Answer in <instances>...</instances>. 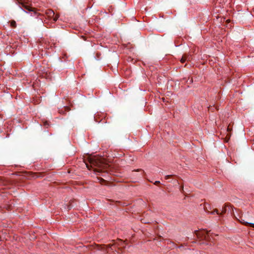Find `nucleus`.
Masks as SVG:
<instances>
[{"instance_id":"1a4fd4ad","label":"nucleus","mask_w":254,"mask_h":254,"mask_svg":"<svg viewBox=\"0 0 254 254\" xmlns=\"http://www.w3.org/2000/svg\"><path fill=\"white\" fill-rule=\"evenodd\" d=\"M240 222L241 223L244 224L245 225H249L252 227H254V224L252 223H248L247 222H245L244 220H240Z\"/></svg>"},{"instance_id":"aec40b11","label":"nucleus","mask_w":254,"mask_h":254,"mask_svg":"<svg viewBox=\"0 0 254 254\" xmlns=\"http://www.w3.org/2000/svg\"><path fill=\"white\" fill-rule=\"evenodd\" d=\"M69 203H70V205H69L68 206V208L69 210L70 209V205H71V202L70 201L69 202Z\"/></svg>"},{"instance_id":"dca6fc26","label":"nucleus","mask_w":254,"mask_h":254,"mask_svg":"<svg viewBox=\"0 0 254 254\" xmlns=\"http://www.w3.org/2000/svg\"><path fill=\"white\" fill-rule=\"evenodd\" d=\"M226 207L225 206L224 208H223V209H222V211L223 213H225L226 212Z\"/></svg>"},{"instance_id":"ddd939ff","label":"nucleus","mask_w":254,"mask_h":254,"mask_svg":"<svg viewBox=\"0 0 254 254\" xmlns=\"http://www.w3.org/2000/svg\"><path fill=\"white\" fill-rule=\"evenodd\" d=\"M59 18V15L58 14L54 15V16L52 18L54 21H56Z\"/></svg>"},{"instance_id":"423d86ee","label":"nucleus","mask_w":254,"mask_h":254,"mask_svg":"<svg viewBox=\"0 0 254 254\" xmlns=\"http://www.w3.org/2000/svg\"><path fill=\"white\" fill-rule=\"evenodd\" d=\"M70 110L68 106H64V108L59 110V113L61 114L64 115L66 112H68Z\"/></svg>"},{"instance_id":"f03ea898","label":"nucleus","mask_w":254,"mask_h":254,"mask_svg":"<svg viewBox=\"0 0 254 254\" xmlns=\"http://www.w3.org/2000/svg\"><path fill=\"white\" fill-rule=\"evenodd\" d=\"M16 3H18L20 8L22 9L24 11H32L36 14L37 13L36 9L34 7H32L28 4V1L29 0H15Z\"/></svg>"},{"instance_id":"6ab92c4d","label":"nucleus","mask_w":254,"mask_h":254,"mask_svg":"<svg viewBox=\"0 0 254 254\" xmlns=\"http://www.w3.org/2000/svg\"><path fill=\"white\" fill-rule=\"evenodd\" d=\"M170 176L169 175H167L165 176V179H168L169 177H170Z\"/></svg>"},{"instance_id":"6e6552de","label":"nucleus","mask_w":254,"mask_h":254,"mask_svg":"<svg viewBox=\"0 0 254 254\" xmlns=\"http://www.w3.org/2000/svg\"><path fill=\"white\" fill-rule=\"evenodd\" d=\"M187 60L188 61L190 60V57H189V56H187L186 55H184L182 58V59L181 60V63H184Z\"/></svg>"},{"instance_id":"9d476101","label":"nucleus","mask_w":254,"mask_h":254,"mask_svg":"<svg viewBox=\"0 0 254 254\" xmlns=\"http://www.w3.org/2000/svg\"><path fill=\"white\" fill-rule=\"evenodd\" d=\"M10 26L13 28H16V23L14 20H13L10 21Z\"/></svg>"},{"instance_id":"39448f33","label":"nucleus","mask_w":254,"mask_h":254,"mask_svg":"<svg viewBox=\"0 0 254 254\" xmlns=\"http://www.w3.org/2000/svg\"><path fill=\"white\" fill-rule=\"evenodd\" d=\"M45 13L50 19H52V18L54 17L55 15L54 11L51 9H46L45 11Z\"/></svg>"},{"instance_id":"a211bd4d","label":"nucleus","mask_w":254,"mask_h":254,"mask_svg":"<svg viewBox=\"0 0 254 254\" xmlns=\"http://www.w3.org/2000/svg\"><path fill=\"white\" fill-rule=\"evenodd\" d=\"M96 117L97 116H96L95 117H94V119H95V120L96 121V122H100V121H98L97 118H96Z\"/></svg>"},{"instance_id":"20e7f679","label":"nucleus","mask_w":254,"mask_h":254,"mask_svg":"<svg viewBox=\"0 0 254 254\" xmlns=\"http://www.w3.org/2000/svg\"><path fill=\"white\" fill-rule=\"evenodd\" d=\"M195 234L196 236L199 239H204L207 241L210 240V233L204 230L201 231H196Z\"/></svg>"},{"instance_id":"4468645a","label":"nucleus","mask_w":254,"mask_h":254,"mask_svg":"<svg viewBox=\"0 0 254 254\" xmlns=\"http://www.w3.org/2000/svg\"><path fill=\"white\" fill-rule=\"evenodd\" d=\"M44 126L47 127H48L49 126V123L48 121H45L44 123Z\"/></svg>"},{"instance_id":"412c9836","label":"nucleus","mask_w":254,"mask_h":254,"mask_svg":"<svg viewBox=\"0 0 254 254\" xmlns=\"http://www.w3.org/2000/svg\"><path fill=\"white\" fill-rule=\"evenodd\" d=\"M10 206H8V208H9V209H10Z\"/></svg>"},{"instance_id":"7ed1b4c3","label":"nucleus","mask_w":254,"mask_h":254,"mask_svg":"<svg viewBox=\"0 0 254 254\" xmlns=\"http://www.w3.org/2000/svg\"><path fill=\"white\" fill-rule=\"evenodd\" d=\"M120 243L121 244H110L106 245V250L108 251V252H109V250L111 249L112 251H117V249H118L119 251H121V253H123V251L125 250L126 245L125 244V242H123L122 240L120 241Z\"/></svg>"},{"instance_id":"f3484780","label":"nucleus","mask_w":254,"mask_h":254,"mask_svg":"<svg viewBox=\"0 0 254 254\" xmlns=\"http://www.w3.org/2000/svg\"><path fill=\"white\" fill-rule=\"evenodd\" d=\"M160 183V182L159 181H156L155 182L154 184L157 185L158 184Z\"/></svg>"},{"instance_id":"2eb2a0df","label":"nucleus","mask_w":254,"mask_h":254,"mask_svg":"<svg viewBox=\"0 0 254 254\" xmlns=\"http://www.w3.org/2000/svg\"><path fill=\"white\" fill-rule=\"evenodd\" d=\"M218 214V211L217 210H215L214 211L211 212L210 213L212 214H214L215 213Z\"/></svg>"},{"instance_id":"9b49d317","label":"nucleus","mask_w":254,"mask_h":254,"mask_svg":"<svg viewBox=\"0 0 254 254\" xmlns=\"http://www.w3.org/2000/svg\"><path fill=\"white\" fill-rule=\"evenodd\" d=\"M53 44L55 45V44L53 42L51 44L50 42H48V45L46 46L45 48L49 49L50 48H52Z\"/></svg>"},{"instance_id":"0eeeda50","label":"nucleus","mask_w":254,"mask_h":254,"mask_svg":"<svg viewBox=\"0 0 254 254\" xmlns=\"http://www.w3.org/2000/svg\"><path fill=\"white\" fill-rule=\"evenodd\" d=\"M7 182L4 180V178L0 177V186H4L6 185Z\"/></svg>"},{"instance_id":"f8f14e48","label":"nucleus","mask_w":254,"mask_h":254,"mask_svg":"<svg viewBox=\"0 0 254 254\" xmlns=\"http://www.w3.org/2000/svg\"><path fill=\"white\" fill-rule=\"evenodd\" d=\"M97 180H99V181L102 184L103 182H106V180H105L104 179H103L101 177H97Z\"/></svg>"},{"instance_id":"f257e3e1","label":"nucleus","mask_w":254,"mask_h":254,"mask_svg":"<svg viewBox=\"0 0 254 254\" xmlns=\"http://www.w3.org/2000/svg\"><path fill=\"white\" fill-rule=\"evenodd\" d=\"M84 161L87 168L90 170L91 168L94 169L95 172L102 173V176L106 178L108 174L104 171V169H107L109 167L108 163L106 162V159L101 156H89L87 159H84Z\"/></svg>"}]
</instances>
